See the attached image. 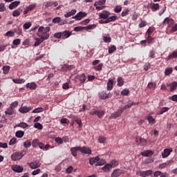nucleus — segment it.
<instances>
[{
  "mask_svg": "<svg viewBox=\"0 0 177 177\" xmlns=\"http://www.w3.org/2000/svg\"><path fill=\"white\" fill-rule=\"evenodd\" d=\"M24 151L22 152H15L12 155H11L12 161H19V160H21L23 157H24Z\"/></svg>",
  "mask_w": 177,
  "mask_h": 177,
  "instance_id": "1",
  "label": "nucleus"
},
{
  "mask_svg": "<svg viewBox=\"0 0 177 177\" xmlns=\"http://www.w3.org/2000/svg\"><path fill=\"white\" fill-rule=\"evenodd\" d=\"M86 12H84L82 11L79 12L76 15L73 16L72 19H75V20H82L84 17H86Z\"/></svg>",
  "mask_w": 177,
  "mask_h": 177,
  "instance_id": "2",
  "label": "nucleus"
},
{
  "mask_svg": "<svg viewBox=\"0 0 177 177\" xmlns=\"http://www.w3.org/2000/svg\"><path fill=\"white\" fill-rule=\"evenodd\" d=\"M140 176L146 177L153 174V170L139 171Z\"/></svg>",
  "mask_w": 177,
  "mask_h": 177,
  "instance_id": "3",
  "label": "nucleus"
},
{
  "mask_svg": "<svg viewBox=\"0 0 177 177\" xmlns=\"http://www.w3.org/2000/svg\"><path fill=\"white\" fill-rule=\"evenodd\" d=\"M12 169L14 171V172L20 174L21 172H23L24 168L19 165H15L14 166H12Z\"/></svg>",
  "mask_w": 177,
  "mask_h": 177,
  "instance_id": "4",
  "label": "nucleus"
},
{
  "mask_svg": "<svg viewBox=\"0 0 177 177\" xmlns=\"http://www.w3.org/2000/svg\"><path fill=\"white\" fill-rule=\"evenodd\" d=\"M122 174H124V171H122V169H116L113 170V171L111 174V177H118L120 175H122Z\"/></svg>",
  "mask_w": 177,
  "mask_h": 177,
  "instance_id": "5",
  "label": "nucleus"
},
{
  "mask_svg": "<svg viewBox=\"0 0 177 177\" xmlns=\"http://www.w3.org/2000/svg\"><path fill=\"white\" fill-rule=\"evenodd\" d=\"M111 13L109 11L104 10L102 12L99 13L100 19H109V16H110Z\"/></svg>",
  "mask_w": 177,
  "mask_h": 177,
  "instance_id": "6",
  "label": "nucleus"
},
{
  "mask_svg": "<svg viewBox=\"0 0 177 177\" xmlns=\"http://www.w3.org/2000/svg\"><path fill=\"white\" fill-rule=\"evenodd\" d=\"M80 151L83 154H92V150L89 149L88 147H80Z\"/></svg>",
  "mask_w": 177,
  "mask_h": 177,
  "instance_id": "7",
  "label": "nucleus"
},
{
  "mask_svg": "<svg viewBox=\"0 0 177 177\" xmlns=\"http://www.w3.org/2000/svg\"><path fill=\"white\" fill-rule=\"evenodd\" d=\"M172 153V148L165 149L162 153V158H167Z\"/></svg>",
  "mask_w": 177,
  "mask_h": 177,
  "instance_id": "8",
  "label": "nucleus"
},
{
  "mask_svg": "<svg viewBox=\"0 0 177 177\" xmlns=\"http://www.w3.org/2000/svg\"><path fill=\"white\" fill-rule=\"evenodd\" d=\"M41 164H39V160H35L33 162H31L29 164V167L32 169H37V168H39V167H40Z\"/></svg>",
  "mask_w": 177,
  "mask_h": 177,
  "instance_id": "9",
  "label": "nucleus"
},
{
  "mask_svg": "<svg viewBox=\"0 0 177 177\" xmlns=\"http://www.w3.org/2000/svg\"><path fill=\"white\" fill-rule=\"evenodd\" d=\"M31 111V107L26 106H21L19 109V113H21V114H26V113H28V111Z\"/></svg>",
  "mask_w": 177,
  "mask_h": 177,
  "instance_id": "10",
  "label": "nucleus"
},
{
  "mask_svg": "<svg viewBox=\"0 0 177 177\" xmlns=\"http://www.w3.org/2000/svg\"><path fill=\"white\" fill-rule=\"evenodd\" d=\"M121 114H122V111L118 109L116 112H114L109 117V120H113V118H118V117H121Z\"/></svg>",
  "mask_w": 177,
  "mask_h": 177,
  "instance_id": "11",
  "label": "nucleus"
},
{
  "mask_svg": "<svg viewBox=\"0 0 177 177\" xmlns=\"http://www.w3.org/2000/svg\"><path fill=\"white\" fill-rule=\"evenodd\" d=\"M71 34H73V32L69 30H65L64 32H61L62 39H66V38H69L71 36Z\"/></svg>",
  "mask_w": 177,
  "mask_h": 177,
  "instance_id": "12",
  "label": "nucleus"
},
{
  "mask_svg": "<svg viewBox=\"0 0 177 177\" xmlns=\"http://www.w3.org/2000/svg\"><path fill=\"white\" fill-rule=\"evenodd\" d=\"M37 35L43 41L48 39L50 37L49 33H46V32H44L43 33H37Z\"/></svg>",
  "mask_w": 177,
  "mask_h": 177,
  "instance_id": "13",
  "label": "nucleus"
},
{
  "mask_svg": "<svg viewBox=\"0 0 177 177\" xmlns=\"http://www.w3.org/2000/svg\"><path fill=\"white\" fill-rule=\"evenodd\" d=\"M76 78H77V80H80V82L81 84H84V82L85 81H86V76L85 75L84 73H83V74H82V75H77L76 76Z\"/></svg>",
  "mask_w": 177,
  "mask_h": 177,
  "instance_id": "14",
  "label": "nucleus"
},
{
  "mask_svg": "<svg viewBox=\"0 0 177 177\" xmlns=\"http://www.w3.org/2000/svg\"><path fill=\"white\" fill-rule=\"evenodd\" d=\"M26 86L32 91H35V89H37V84L35 82L27 83Z\"/></svg>",
  "mask_w": 177,
  "mask_h": 177,
  "instance_id": "15",
  "label": "nucleus"
},
{
  "mask_svg": "<svg viewBox=\"0 0 177 177\" xmlns=\"http://www.w3.org/2000/svg\"><path fill=\"white\" fill-rule=\"evenodd\" d=\"M141 156L142 157H150V156H153V151L151 150H146L141 153Z\"/></svg>",
  "mask_w": 177,
  "mask_h": 177,
  "instance_id": "16",
  "label": "nucleus"
},
{
  "mask_svg": "<svg viewBox=\"0 0 177 177\" xmlns=\"http://www.w3.org/2000/svg\"><path fill=\"white\" fill-rule=\"evenodd\" d=\"M100 158L99 156H96L94 158H90L89 159V164L90 165H93V164L97 162L98 161H100Z\"/></svg>",
  "mask_w": 177,
  "mask_h": 177,
  "instance_id": "17",
  "label": "nucleus"
},
{
  "mask_svg": "<svg viewBox=\"0 0 177 177\" xmlns=\"http://www.w3.org/2000/svg\"><path fill=\"white\" fill-rule=\"evenodd\" d=\"M99 97L102 100H106V99H108L109 97V94L106 93L104 91H101L99 93Z\"/></svg>",
  "mask_w": 177,
  "mask_h": 177,
  "instance_id": "18",
  "label": "nucleus"
},
{
  "mask_svg": "<svg viewBox=\"0 0 177 177\" xmlns=\"http://www.w3.org/2000/svg\"><path fill=\"white\" fill-rule=\"evenodd\" d=\"M80 147H72L71 149V152L73 157H77V151H80Z\"/></svg>",
  "mask_w": 177,
  "mask_h": 177,
  "instance_id": "19",
  "label": "nucleus"
},
{
  "mask_svg": "<svg viewBox=\"0 0 177 177\" xmlns=\"http://www.w3.org/2000/svg\"><path fill=\"white\" fill-rule=\"evenodd\" d=\"M19 5H20V1L12 2L9 5V9H10V10H12L15 9V8H17V6H19Z\"/></svg>",
  "mask_w": 177,
  "mask_h": 177,
  "instance_id": "20",
  "label": "nucleus"
},
{
  "mask_svg": "<svg viewBox=\"0 0 177 177\" xmlns=\"http://www.w3.org/2000/svg\"><path fill=\"white\" fill-rule=\"evenodd\" d=\"M167 86H170L171 92H174V91H175V89H176V88H177V82H174L171 84H167Z\"/></svg>",
  "mask_w": 177,
  "mask_h": 177,
  "instance_id": "21",
  "label": "nucleus"
},
{
  "mask_svg": "<svg viewBox=\"0 0 177 177\" xmlns=\"http://www.w3.org/2000/svg\"><path fill=\"white\" fill-rule=\"evenodd\" d=\"M75 13H77V10L73 9L71 11L65 14L64 17H66V18L71 17V16H74V15H75Z\"/></svg>",
  "mask_w": 177,
  "mask_h": 177,
  "instance_id": "22",
  "label": "nucleus"
},
{
  "mask_svg": "<svg viewBox=\"0 0 177 177\" xmlns=\"http://www.w3.org/2000/svg\"><path fill=\"white\" fill-rule=\"evenodd\" d=\"M114 81L113 80H109L107 82V91H111L113 89Z\"/></svg>",
  "mask_w": 177,
  "mask_h": 177,
  "instance_id": "23",
  "label": "nucleus"
},
{
  "mask_svg": "<svg viewBox=\"0 0 177 177\" xmlns=\"http://www.w3.org/2000/svg\"><path fill=\"white\" fill-rule=\"evenodd\" d=\"M15 113V110L11 109L10 107L8 108L5 111V115H13V113Z\"/></svg>",
  "mask_w": 177,
  "mask_h": 177,
  "instance_id": "24",
  "label": "nucleus"
},
{
  "mask_svg": "<svg viewBox=\"0 0 177 177\" xmlns=\"http://www.w3.org/2000/svg\"><path fill=\"white\" fill-rule=\"evenodd\" d=\"M111 166L110 165V164H106L102 168V171H104V172H110V170L111 169Z\"/></svg>",
  "mask_w": 177,
  "mask_h": 177,
  "instance_id": "25",
  "label": "nucleus"
},
{
  "mask_svg": "<svg viewBox=\"0 0 177 177\" xmlns=\"http://www.w3.org/2000/svg\"><path fill=\"white\" fill-rule=\"evenodd\" d=\"M28 127V124L26 122H20L18 124H16L15 128L18 127V128H23L24 129L27 128Z\"/></svg>",
  "mask_w": 177,
  "mask_h": 177,
  "instance_id": "26",
  "label": "nucleus"
},
{
  "mask_svg": "<svg viewBox=\"0 0 177 177\" xmlns=\"http://www.w3.org/2000/svg\"><path fill=\"white\" fill-rule=\"evenodd\" d=\"M43 41H44V40L42 39H41V38H36L34 46H35V47L39 46V45H41Z\"/></svg>",
  "mask_w": 177,
  "mask_h": 177,
  "instance_id": "27",
  "label": "nucleus"
},
{
  "mask_svg": "<svg viewBox=\"0 0 177 177\" xmlns=\"http://www.w3.org/2000/svg\"><path fill=\"white\" fill-rule=\"evenodd\" d=\"M151 6L153 12H156V10H158V9L160 8V5L158 3H152L151 4Z\"/></svg>",
  "mask_w": 177,
  "mask_h": 177,
  "instance_id": "28",
  "label": "nucleus"
},
{
  "mask_svg": "<svg viewBox=\"0 0 177 177\" xmlns=\"http://www.w3.org/2000/svg\"><path fill=\"white\" fill-rule=\"evenodd\" d=\"M12 81L15 84H24L26 82L24 79H13Z\"/></svg>",
  "mask_w": 177,
  "mask_h": 177,
  "instance_id": "29",
  "label": "nucleus"
},
{
  "mask_svg": "<svg viewBox=\"0 0 177 177\" xmlns=\"http://www.w3.org/2000/svg\"><path fill=\"white\" fill-rule=\"evenodd\" d=\"M15 136L16 138H23V136H24V131H17L15 133Z\"/></svg>",
  "mask_w": 177,
  "mask_h": 177,
  "instance_id": "30",
  "label": "nucleus"
},
{
  "mask_svg": "<svg viewBox=\"0 0 177 177\" xmlns=\"http://www.w3.org/2000/svg\"><path fill=\"white\" fill-rule=\"evenodd\" d=\"M106 164V160L102 159L98 160L97 162L95 164L96 167H101L102 165H104Z\"/></svg>",
  "mask_w": 177,
  "mask_h": 177,
  "instance_id": "31",
  "label": "nucleus"
},
{
  "mask_svg": "<svg viewBox=\"0 0 177 177\" xmlns=\"http://www.w3.org/2000/svg\"><path fill=\"white\" fill-rule=\"evenodd\" d=\"M109 165H111V168H115V167H118V161L115 160H112Z\"/></svg>",
  "mask_w": 177,
  "mask_h": 177,
  "instance_id": "32",
  "label": "nucleus"
},
{
  "mask_svg": "<svg viewBox=\"0 0 177 177\" xmlns=\"http://www.w3.org/2000/svg\"><path fill=\"white\" fill-rule=\"evenodd\" d=\"M104 114H106V112H104V111H97V115L98 118H103V115H104Z\"/></svg>",
  "mask_w": 177,
  "mask_h": 177,
  "instance_id": "33",
  "label": "nucleus"
},
{
  "mask_svg": "<svg viewBox=\"0 0 177 177\" xmlns=\"http://www.w3.org/2000/svg\"><path fill=\"white\" fill-rule=\"evenodd\" d=\"M39 145V140L38 139H35L32 142V147H38V145Z\"/></svg>",
  "mask_w": 177,
  "mask_h": 177,
  "instance_id": "34",
  "label": "nucleus"
},
{
  "mask_svg": "<svg viewBox=\"0 0 177 177\" xmlns=\"http://www.w3.org/2000/svg\"><path fill=\"white\" fill-rule=\"evenodd\" d=\"M42 111H44V108L42 107H39V108H36L35 109L32 113H42Z\"/></svg>",
  "mask_w": 177,
  "mask_h": 177,
  "instance_id": "35",
  "label": "nucleus"
},
{
  "mask_svg": "<svg viewBox=\"0 0 177 177\" xmlns=\"http://www.w3.org/2000/svg\"><path fill=\"white\" fill-rule=\"evenodd\" d=\"M71 68V66H69L68 65L65 64L62 66L60 71H67V70H70Z\"/></svg>",
  "mask_w": 177,
  "mask_h": 177,
  "instance_id": "36",
  "label": "nucleus"
},
{
  "mask_svg": "<svg viewBox=\"0 0 177 177\" xmlns=\"http://www.w3.org/2000/svg\"><path fill=\"white\" fill-rule=\"evenodd\" d=\"M147 120H148L149 124H151V125H154V124H156V120L154 118H153L152 116H149L147 118Z\"/></svg>",
  "mask_w": 177,
  "mask_h": 177,
  "instance_id": "37",
  "label": "nucleus"
},
{
  "mask_svg": "<svg viewBox=\"0 0 177 177\" xmlns=\"http://www.w3.org/2000/svg\"><path fill=\"white\" fill-rule=\"evenodd\" d=\"M84 27H85V29L87 30H95V28L96 27V25L95 24H89L88 26H84Z\"/></svg>",
  "mask_w": 177,
  "mask_h": 177,
  "instance_id": "38",
  "label": "nucleus"
},
{
  "mask_svg": "<svg viewBox=\"0 0 177 177\" xmlns=\"http://www.w3.org/2000/svg\"><path fill=\"white\" fill-rule=\"evenodd\" d=\"M24 147H25V149H30V147H31V142L26 140L24 142Z\"/></svg>",
  "mask_w": 177,
  "mask_h": 177,
  "instance_id": "39",
  "label": "nucleus"
},
{
  "mask_svg": "<svg viewBox=\"0 0 177 177\" xmlns=\"http://www.w3.org/2000/svg\"><path fill=\"white\" fill-rule=\"evenodd\" d=\"M103 41L105 44H110V42H111V37L104 36Z\"/></svg>",
  "mask_w": 177,
  "mask_h": 177,
  "instance_id": "40",
  "label": "nucleus"
},
{
  "mask_svg": "<svg viewBox=\"0 0 177 177\" xmlns=\"http://www.w3.org/2000/svg\"><path fill=\"white\" fill-rule=\"evenodd\" d=\"M17 142V138H12L9 142V145L10 146H13V145H16Z\"/></svg>",
  "mask_w": 177,
  "mask_h": 177,
  "instance_id": "41",
  "label": "nucleus"
},
{
  "mask_svg": "<svg viewBox=\"0 0 177 177\" xmlns=\"http://www.w3.org/2000/svg\"><path fill=\"white\" fill-rule=\"evenodd\" d=\"M163 23H164V24H165L166 23H167V24H171L174 23V19L166 17Z\"/></svg>",
  "mask_w": 177,
  "mask_h": 177,
  "instance_id": "42",
  "label": "nucleus"
},
{
  "mask_svg": "<svg viewBox=\"0 0 177 177\" xmlns=\"http://www.w3.org/2000/svg\"><path fill=\"white\" fill-rule=\"evenodd\" d=\"M108 50L109 53H113V52L117 50V47H115V46H111V47H109Z\"/></svg>",
  "mask_w": 177,
  "mask_h": 177,
  "instance_id": "43",
  "label": "nucleus"
},
{
  "mask_svg": "<svg viewBox=\"0 0 177 177\" xmlns=\"http://www.w3.org/2000/svg\"><path fill=\"white\" fill-rule=\"evenodd\" d=\"M17 106H19V102L15 101L10 104V108H11L12 110H15Z\"/></svg>",
  "mask_w": 177,
  "mask_h": 177,
  "instance_id": "44",
  "label": "nucleus"
},
{
  "mask_svg": "<svg viewBox=\"0 0 177 177\" xmlns=\"http://www.w3.org/2000/svg\"><path fill=\"white\" fill-rule=\"evenodd\" d=\"M82 30H85V26H76L74 28V31L78 32V31H82Z\"/></svg>",
  "mask_w": 177,
  "mask_h": 177,
  "instance_id": "45",
  "label": "nucleus"
},
{
  "mask_svg": "<svg viewBox=\"0 0 177 177\" xmlns=\"http://www.w3.org/2000/svg\"><path fill=\"white\" fill-rule=\"evenodd\" d=\"M165 75H171V74H172V68H166L165 71Z\"/></svg>",
  "mask_w": 177,
  "mask_h": 177,
  "instance_id": "46",
  "label": "nucleus"
},
{
  "mask_svg": "<svg viewBox=\"0 0 177 177\" xmlns=\"http://www.w3.org/2000/svg\"><path fill=\"white\" fill-rule=\"evenodd\" d=\"M124 85V80H122V77L118 78V86H122Z\"/></svg>",
  "mask_w": 177,
  "mask_h": 177,
  "instance_id": "47",
  "label": "nucleus"
},
{
  "mask_svg": "<svg viewBox=\"0 0 177 177\" xmlns=\"http://www.w3.org/2000/svg\"><path fill=\"white\" fill-rule=\"evenodd\" d=\"M75 122L79 125V128H82V121L80 118L75 119Z\"/></svg>",
  "mask_w": 177,
  "mask_h": 177,
  "instance_id": "48",
  "label": "nucleus"
},
{
  "mask_svg": "<svg viewBox=\"0 0 177 177\" xmlns=\"http://www.w3.org/2000/svg\"><path fill=\"white\" fill-rule=\"evenodd\" d=\"M107 20L109 23H111V21H115V20H117V17L116 16H111L110 17H108Z\"/></svg>",
  "mask_w": 177,
  "mask_h": 177,
  "instance_id": "49",
  "label": "nucleus"
},
{
  "mask_svg": "<svg viewBox=\"0 0 177 177\" xmlns=\"http://www.w3.org/2000/svg\"><path fill=\"white\" fill-rule=\"evenodd\" d=\"M62 21V18L59 17H55L53 19V23H60Z\"/></svg>",
  "mask_w": 177,
  "mask_h": 177,
  "instance_id": "50",
  "label": "nucleus"
},
{
  "mask_svg": "<svg viewBox=\"0 0 177 177\" xmlns=\"http://www.w3.org/2000/svg\"><path fill=\"white\" fill-rule=\"evenodd\" d=\"M54 38H56L57 39H60V38H62V32H55L54 34Z\"/></svg>",
  "mask_w": 177,
  "mask_h": 177,
  "instance_id": "51",
  "label": "nucleus"
},
{
  "mask_svg": "<svg viewBox=\"0 0 177 177\" xmlns=\"http://www.w3.org/2000/svg\"><path fill=\"white\" fill-rule=\"evenodd\" d=\"M153 39H154V38L151 37L150 35H148V37L146 39V41L147 44H153Z\"/></svg>",
  "mask_w": 177,
  "mask_h": 177,
  "instance_id": "52",
  "label": "nucleus"
},
{
  "mask_svg": "<svg viewBox=\"0 0 177 177\" xmlns=\"http://www.w3.org/2000/svg\"><path fill=\"white\" fill-rule=\"evenodd\" d=\"M122 95H123V96H128V95H129V90L128 89H123L121 92Z\"/></svg>",
  "mask_w": 177,
  "mask_h": 177,
  "instance_id": "53",
  "label": "nucleus"
},
{
  "mask_svg": "<svg viewBox=\"0 0 177 177\" xmlns=\"http://www.w3.org/2000/svg\"><path fill=\"white\" fill-rule=\"evenodd\" d=\"M148 88L149 89H155L156 88V83L150 82L148 84Z\"/></svg>",
  "mask_w": 177,
  "mask_h": 177,
  "instance_id": "54",
  "label": "nucleus"
},
{
  "mask_svg": "<svg viewBox=\"0 0 177 177\" xmlns=\"http://www.w3.org/2000/svg\"><path fill=\"white\" fill-rule=\"evenodd\" d=\"M34 127L36 128L37 129H40V130L44 128L42 124H41L40 123H35L34 124Z\"/></svg>",
  "mask_w": 177,
  "mask_h": 177,
  "instance_id": "55",
  "label": "nucleus"
},
{
  "mask_svg": "<svg viewBox=\"0 0 177 177\" xmlns=\"http://www.w3.org/2000/svg\"><path fill=\"white\" fill-rule=\"evenodd\" d=\"M121 10H122V7L121 6H117L115 8V13H120V12H121Z\"/></svg>",
  "mask_w": 177,
  "mask_h": 177,
  "instance_id": "56",
  "label": "nucleus"
},
{
  "mask_svg": "<svg viewBox=\"0 0 177 177\" xmlns=\"http://www.w3.org/2000/svg\"><path fill=\"white\" fill-rule=\"evenodd\" d=\"M89 114H91V115H97V110H96V109H93L90 111Z\"/></svg>",
  "mask_w": 177,
  "mask_h": 177,
  "instance_id": "57",
  "label": "nucleus"
},
{
  "mask_svg": "<svg viewBox=\"0 0 177 177\" xmlns=\"http://www.w3.org/2000/svg\"><path fill=\"white\" fill-rule=\"evenodd\" d=\"M30 27H31V22H28L24 24V28H25V30H28Z\"/></svg>",
  "mask_w": 177,
  "mask_h": 177,
  "instance_id": "58",
  "label": "nucleus"
},
{
  "mask_svg": "<svg viewBox=\"0 0 177 177\" xmlns=\"http://www.w3.org/2000/svg\"><path fill=\"white\" fill-rule=\"evenodd\" d=\"M20 42H21V41L20 40V39H16L12 41L13 45L17 46V45H20Z\"/></svg>",
  "mask_w": 177,
  "mask_h": 177,
  "instance_id": "59",
  "label": "nucleus"
},
{
  "mask_svg": "<svg viewBox=\"0 0 177 177\" xmlns=\"http://www.w3.org/2000/svg\"><path fill=\"white\" fill-rule=\"evenodd\" d=\"M55 142L59 145H62V143H63V140L60 137H57L55 138Z\"/></svg>",
  "mask_w": 177,
  "mask_h": 177,
  "instance_id": "60",
  "label": "nucleus"
},
{
  "mask_svg": "<svg viewBox=\"0 0 177 177\" xmlns=\"http://www.w3.org/2000/svg\"><path fill=\"white\" fill-rule=\"evenodd\" d=\"M15 33H16L17 35H21V32H22L21 28H17L15 30Z\"/></svg>",
  "mask_w": 177,
  "mask_h": 177,
  "instance_id": "61",
  "label": "nucleus"
},
{
  "mask_svg": "<svg viewBox=\"0 0 177 177\" xmlns=\"http://www.w3.org/2000/svg\"><path fill=\"white\" fill-rule=\"evenodd\" d=\"M9 70H10V66H3V71L6 73H9Z\"/></svg>",
  "mask_w": 177,
  "mask_h": 177,
  "instance_id": "62",
  "label": "nucleus"
},
{
  "mask_svg": "<svg viewBox=\"0 0 177 177\" xmlns=\"http://www.w3.org/2000/svg\"><path fill=\"white\" fill-rule=\"evenodd\" d=\"M6 37H13V35H15V32H12V31H8L6 33Z\"/></svg>",
  "mask_w": 177,
  "mask_h": 177,
  "instance_id": "63",
  "label": "nucleus"
},
{
  "mask_svg": "<svg viewBox=\"0 0 177 177\" xmlns=\"http://www.w3.org/2000/svg\"><path fill=\"white\" fill-rule=\"evenodd\" d=\"M170 100H172L173 102H177V95H174L171 97H169Z\"/></svg>",
  "mask_w": 177,
  "mask_h": 177,
  "instance_id": "64",
  "label": "nucleus"
}]
</instances>
